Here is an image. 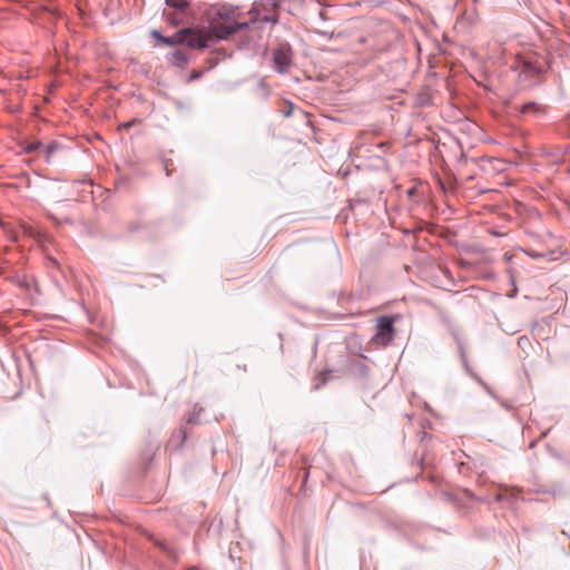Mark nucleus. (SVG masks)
<instances>
[{"mask_svg": "<svg viewBox=\"0 0 570 570\" xmlns=\"http://www.w3.org/2000/svg\"><path fill=\"white\" fill-rule=\"evenodd\" d=\"M394 327L393 320L383 316L377 320L376 333L374 335V342L379 345L385 346L393 340Z\"/></svg>", "mask_w": 570, "mask_h": 570, "instance_id": "obj_4", "label": "nucleus"}, {"mask_svg": "<svg viewBox=\"0 0 570 570\" xmlns=\"http://www.w3.org/2000/svg\"><path fill=\"white\" fill-rule=\"evenodd\" d=\"M167 19L174 26L183 23V17L180 16L179 11L176 14H169Z\"/></svg>", "mask_w": 570, "mask_h": 570, "instance_id": "obj_9", "label": "nucleus"}, {"mask_svg": "<svg viewBox=\"0 0 570 570\" xmlns=\"http://www.w3.org/2000/svg\"><path fill=\"white\" fill-rule=\"evenodd\" d=\"M41 149H42V144L36 142V144H30L29 146H27L26 151L32 153V151L41 150Z\"/></svg>", "mask_w": 570, "mask_h": 570, "instance_id": "obj_10", "label": "nucleus"}, {"mask_svg": "<svg viewBox=\"0 0 570 570\" xmlns=\"http://www.w3.org/2000/svg\"><path fill=\"white\" fill-rule=\"evenodd\" d=\"M208 29L207 32L210 37V40L213 38L225 40L229 36L234 35L236 31L247 27V22L244 23H232V22H225L224 20H218L217 18L208 17Z\"/></svg>", "mask_w": 570, "mask_h": 570, "instance_id": "obj_2", "label": "nucleus"}, {"mask_svg": "<svg viewBox=\"0 0 570 570\" xmlns=\"http://www.w3.org/2000/svg\"><path fill=\"white\" fill-rule=\"evenodd\" d=\"M56 149H57V145L56 144H49V145H46V146L42 145L41 153H43V155L46 156L47 161L50 160V157L56 151Z\"/></svg>", "mask_w": 570, "mask_h": 570, "instance_id": "obj_8", "label": "nucleus"}, {"mask_svg": "<svg viewBox=\"0 0 570 570\" xmlns=\"http://www.w3.org/2000/svg\"><path fill=\"white\" fill-rule=\"evenodd\" d=\"M274 68L278 72H285L292 63V49L283 43L273 52Z\"/></svg>", "mask_w": 570, "mask_h": 570, "instance_id": "obj_5", "label": "nucleus"}, {"mask_svg": "<svg viewBox=\"0 0 570 570\" xmlns=\"http://www.w3.org/2000/svg\"><path fill=\"white\" fill-rule=\"evenodd\" d=\"M277 8V0H256L252 8V13L255 19L261 21L271 22L276 21L275 10Z\"/></svg>", "mask_w": 570, "mask_h": 570, "instance_id": "obj_3", "label": "nucleus"}, {"mask_svg": "<svg viewBox=\"0 0 570 570\" xmlns=\"http://www.w3.org/2000/svg\"><path fill=\"white\" fill-rule=\"evenodd\" d=\"M153 36H154L155 38L160 39L163 42H165V43H166V41L164 40V39H166V38H165V37H163L158 31L154 30V31H153Z\"/></svg>", "mask_w": 570, "mask_h": 570, "instance_id": "obj_11", "label": "nucleus"}, {"mask_svg": "<svg viewBox=\"0 0 570 570\" xmlns=\"http://www.w3.org/2000/svg\"><path fill=\"white\" fill-rule=\"evenodd\" d=\"M532 107H534V104H533V102L525 104V105H523V106H522L521 111H522V112H525L528 109H530V108H532Z\"/></svg>", "mask_w": 570, "mask_h": 570, "instance_id": "obj_12", "label": "nucleus"}, {"mask_svg": "<svg viewBox=\"0 0 570 570\" xmlns=\"http://www.w3.org/2000/svg\"><path fill=\"white\" fill-rule=\"evenodd\" d=\"M208 17L217 18L218 20H224L225 22L238 23L235 20V11L228 7L220 6L212 8L208 13Z\"/></svg>", "mask_w": 570, "mask_h": 570, "instance_id": "obj_6", "label": "nucleus"}, {"mask_svg": "<svg viewBox=\"0 0 570 570\" xmlns=\"http://www.w3.org/2000/svg\"><path fill=\"white\" fill-rule=\"evenodd\" d=\"M166 4L181 12L188 6V0H166Z\"/></svg>", "mask_w": 570, "mask_h": 570, "instance_id": "obj_7", "label": "nucleus"}, {"mask_svg": "<svg viewBox=\"0 0 570 570\" xmlns=\"http://www.w3.org/2000/svg\"><path fill=\"white\" fill-rule=\"evenodd\" d=\"M167 45H187L190 48L204 49L208 47L210 37L207 30L186 28L175 33L173 39H164Z\"/></svg>", "mask_w": 570, "mask_h": 570, "instance_id": "obj_1", "label": "nucleus"}]
</instances>
